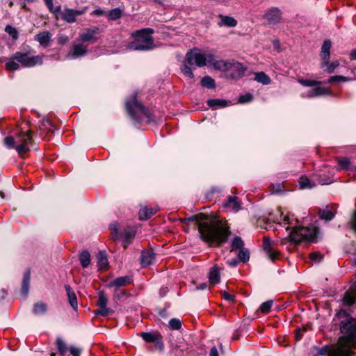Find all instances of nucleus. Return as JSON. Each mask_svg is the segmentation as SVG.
<instances>
[{"label": "nucleus", "mask_w": 356, "mask_h": 356, "mask_svg": "<svg viewBox=\"0 0 356 356\" xmlns=\"http://www.w3.org/2000/svg\"><path fill=\"white\" fill-rule=\"evenodd\" d=\"M30 280H31V271L29 269H28L24 275L22 284V292L25 297H26L29 293Z\"/></svg>", "instance_id": "25"}, {"label": "nucleus", "mask_w": 356, "mask_h": 356, "mask_svg": "<svg viewBox=\"0 0 356 356\" xmlns=\"http://www.w3.org/2000/svg\"><path fill=\"white\" fill-rule=\"evenodd\" d=\"M352 228L356 232V211L354 213V216L352 220Z\"/></svg>", "instance_id": "64"}, {"label": "nucleus", "mask_w": 356, "mask_h": 356, "mask_svg": "<svg viewBox=\"0 0 356 356\" xmlns=\"http://www.w3.org/2000/svg\"><path fill=\"white\" fill-rule=\"evenodd\" d=\"M244 242L240 236H235L231 241L232 251L243 248Z\"/></svg>", "instance_id": "39"}, {"label": "nucleus", "mask_w": 356, "mask_h": 356, "mask_svg": "<svg viewBox=\"0 0 356 356\" xmlns=\"http://www.w3.org/2000/svg\"><path fill=\"white\" fill-rule=\"evenodd\" d=\"M154 259V254L150 251H143L140 256V262L143 267H146L152 264Z\"/></svg>", "instance_id": "22"}, {"label": "nucleus", "mask_w": 356, "mask_h": 356, "mask_svg": "<svg viewBox=\"0 0 356 356\" xmlns=\"http://www.w3.org/2000/svg\"><path fill=\"white\" fill-rule=\"evenodd\" d=\"M207 105L211 108H223L228 105L227 102L225 99H211L207 102Z\"/></svg>", "instance_id": "27"}, {"label": "nucleus", "mask_w": 356, "mask_h": 356, "mask_svg": "<svg viewBox=\"0 0 356 356\" xmlns=\"http://www.w3.org/2000/svg\"><path fill=\"white\" fill-rule=\"evenodd\" d=\"M238 257L243 262L248 261L250 258V254H249L248 250L245 249V248L241 249L238 254Z\"/></svg>", "instance_id": "46"}, {"label": "nucleus", "mask_w": 356, "mask_h": 356, "mask_svg": "<svg viewBox=\"0 0 356 356\" xmlns=\"http://www.w3.org/2000/svg\"><path fill=\"white\" fill-rule=\"evenodd\" d=\"M41 133H45L47 135L54 131L52 122L49 119H44L41 122L40 127Z\"/></svg>", "instance_id": "28"}, {"label": "nucleus", "mask_w": 356, "mask_h": 356, "mask_svg": "<svg viewBox=\"0 0 356 356\" xmlns=\"http://www.w3.org/2000/svg\"><path fill=\"white\" fill-rule=\"evenodd\" d=\"M181 71L184 73V74L186 75V76L189 78H193V73L190 67L185 65L182 68Z\"/></svg>", "instance_id": "56"}, {"label": "nucleus", "mask_w": 356, "mask_h": 356, "mask_svg": "<svg viewBox=\"0 0 356 356\" xmlns=\"http://www.w3.org/2000/svg\"><path fill=\"white\" fill-rule=\"evenodd\" d=\"M168 326L172 330H178V319L175 318H172L169 321Z\"/></svg>", "instance_id": "55"}, {"label": "nucleus", "mask_w": 356, "mask_h": 356, "mask_svg": "<svg viewBox=\"0 0 356 356\" xmlns=\"http://www.w3.org/2000/svg\"><path fill=\"white\" fill-rule=\"evenodd\" d=\"M298 81L299 83H300L302 86H316L321 84V81H314V80H309V79H298Z\"/></svg>", "instance_id": "45"}, {"label": "nucleus", "mask_w": 356, "mask_h": 356, "mask_svg": "<svg viewBox=\"0 0 356 356\" xmlns=\"http://www.w3.org/2000/svg\"><path fill=\"white\" fill-rule=\"evenodd\" d=\"M201 85L208 89H213L216 88L215 80L209 76H205L202 79Z\"/></svg>", "instance_id": "36"}, {"label": "nucleus", "mask_w": 356, "mask_h": 356, "mask_svg": "<svg viewBox=\"0 0 356 356\" xmlns=\"http://www.w3.org/2000/svg\"><path fill=\"white\" fill-rule=\"evenodd\" d=\"M283 223L284 225H289L291 224V218L288 215H286L283 217Z\"/></svg>", "instance_id": "63"}, {"label": "nucleus", "mask_w": 356, "mask_h": 356, "mask_svg": "<svg viewBox=\"0 0 356 356\" xmlns=\"http://www.w3.org/2000/svg\"><path fill=\"white\" fill-rule=\"evenodd\" d=\"M47 310V306L44 302H38L33 305V313L36 315L44 314Z\"/></svg>", "instance_id": "41"}, {"label": "nucleus", "mask_w": 356, "mask_h": 356, "mask_svg": "<svg viewBox=\"0 0 356 356\" xmlns=\"http://www.w3.org/2000/svg\"><path fill=\"white\" fill-rule=\"evenodd\" d=\"M118 223L117 222H114V223H112L110 225V229H111V231L113 232L114 234V237L115 238H117V234H118Z\"/></svg>", "instance_id": "58"}, {"label": "nucleus", "mask_w": 356, "mask_h": 356, "mask_svg": "<svg viewBox=\"0 0 356 356\" xmlns=\"http://www.w3.org/2000/svg\"><path fill=\"white\" fill-rule=\"evenodd\" d=\"M127 293L125 291H119L118 289H115L114 294H113V298L115 300H120L124 296H127Z\"/></svg>", "instance_id": "52"}, {"label": "nucleus", "mask_w": 356, "mask_h": 356, "mask_svg": "<svg viewBox=\"0 0 356 356\" xmlns=\"http://www.w3.org/2000/svg\"><path fill=\"white\" fill-rule=\"evenodd\" d=\"M339 65V63L338 61H334L331 63H329V60L327 61V65L323 68L324 70L327 73L334 72V70Z\"/></svg>", "instance_id": "48"}, {"label": "nucleus", "mask_w": 356, "mask_h": 356, "mask_svg": "<svg viewBox=\"0 0 356 356\" xmlns=\"http://www.w3.org/2000/svg\"><path fill=\"white\" fill-rule=\"evenodd\" d=\"M136 236V230L131 228L124 229L122 233L124 246L126 248L130 244Z\"/></svg>", "instance_id": "24"}, {"label": "nucleus", "mask_w": 356, "mask_h": 356, "mask_svg": "<svg viewBox=\"0 0 356 356\" xmlns=\"http://www.w3.org/2000/svg\"><path fill=\"white\" fill-rule=\"evenodd\" d=\"M237 24V21L232 17L221 16L220 26H226L228 27H234Z\"/></svg>", "instance_id": "34"}, {"label": "nucleus", "mask_w": 356, "mask_h": 356, "mask_svg": "<svg viewBox=\"0 0 356 356\" xmlns=\"http://www.w3.org/2000/svg\"><path fill=\"white\" fill-rule=\"evenodd\" d=\"M104 14V10L101 9V8H98V9H96L92 13L91 15H95V16H102Z\"/></svg>", "instance_id": "61"}, {"label": "nucleus", "mask_w": 356, "mask_h": 356, "mask_svg": "<svg viewBox=\"0 0 356 356\" xmlns=\"http://www.w3.org/2000/svg\"><path fill=\"white\" fill-rule=\"evenodd\" d=\"M338 166L340 170H351L353 169V166L350 163V161L348 157H339L338 160Z\"/></svg>", "instance_id": "32"}, {"label": "nucleus", "mask_w": 356, "mask_h": 356, "mask_svg": "<svg viewBox=\"0 0 356 356\" xmlns=\"http://www.w3.org/2000/svg\"><path fill=\"white\" fill-rule=\"evenodd\" d=\"M330 91L328 89L323 88V87H318L313 89L312 91H310L308 94L309 97H314L316 96H320L323 95H329Z\"/></svg>", "instance_id": "35"}, {"label": "nucleus", "mask_w": 356, "mask_h": 356, "mask_svg": "<svg viewBox=\"0 0 356 356\" xmlns=\"http://www.w3.org/2000/svg\"><path fill=\"white\" fill-rule=\"evenodd\" d=\"M224 207L231 209L234 211H238L240 209L241 204L238 201V197L236 196H229L228 200L225 202Z\"/></svg>", "instance_id": "26"}, {"label": "nucleus", "mask_w": 356, "mask_h": 356, "mask_svg": "<svg viewBox=\"0 0 356 356\" xmlns=\"http://www.w3.org/2000/svg\"><path fill=\"white\" fill-rule=\"evenodd\" d=\"M136 96V93L126 101L125 106L128 113L134 120L140 123L149 121L152 119L149 111L138 101Z\"/></svg>", "instance_id": "6"}, {"label": "nucleus", "mask_w": 356, "mask_h": 356, "mask_svg": "<svg viewBox=\"0 0 356 356\" xmlns=\"http://www.w3.org/2000/svg\"><path fill=\"white\" fill-rule=\"evenodd\" d=\"M318 229L316 227H295L290 232L289 237L281 238L276 242L272 241L268 236H264L263 248L271 261L276 259L280 252L273 248L274 245L280 243L285 245L288 242L300 243L302 241H317Z\"/></svg>", "instance_id": "2"}, {"label": "nucleus", "mask_w": 356, "mask_h": 356, "mask_svg": "<svg viewBox=\"0 0 356 356\" xmlns=\"http://www.w3.org/2000/svg\"><path fill=\"white\" fill-rule=\"evenodd\" d=\"M264 18L269 24H276L281 21L282 13L277 8H271L264 15Z\"/></svg>", "instance_id": "14"}, {"label": "nucleus", "mask_w": 356, "mask_h": 356, "mask_svg": "<svg viewBox=\"0 0 356 356\" xmlns=\"http://www.w3.org/2000/svg\"><path fill=\"white\" fill-rule=\"evenodd\" d=\"M254 80L264 85H268L271 82L270 78L264 72L255 73Z\"/></svg>", "instance_id": "31"}, {"label": "nucleus", "mask_w": 356, "mask_h": 356, "mask_svg": "<svg viewBox=\"0 0 356 356\" xmlns=\"http://www.w3.org/2000/svg\"><path fill=\"white\" fill-rule=\"evenodd\" d=\"M273 302L272 300H268L263 302L260 306V309L262 313L267 314L270 312V308L273 305Z\"/></svg>", "instance_id": "49"}, {"label": "nucleus", "mask_w": 356, "mask_h": 356, "mask_svg": "<svg viewBox=\"0 0 356 356\" xmlns=\"http://www.w3.org/2000/svg\"><path fill=\"white\" fill-rule=\"evenodd\" d=\"M44 55H31L29 51H17L6 63V69L15 71L19 69V64L23 67H33L43 63Z\"/></svg>", "instance_id": "3"}, {"label": "nucleus", "mask_w": 356, "mask_h": 356, "mask_svg": "<svg viewBox=\"0 0 356 356\" xmlns=\"http://www.w3.org/2000/svg\"><path fill=\"white\" fill-rule=\"evenodd\" d=\"M108 303V299L106 294L103 291H100L98 293V300H97V306H106Z\"/></svg>", "instance_id": "47"}, {"label": "nucleus", "mask_w": 356, "mask_h": 356, "mask_svg": "<svg viewBox=\"0 0 356 356\" xmlns=\"http://www.w3.org/2000/svg\"><path fill=\"white\" fill-rule=\"evenodd\" d=\"M122 16V10L120 8H114L109 11L108 19L111 20H117Z\"/></svg>", "instance_id": "42"}, {"label": "nucleus", "mask_w": 356, "mask_h": 356, "mask_svg": "<svg viewBox=\"0 0 356 356\" xmlns=\"http://www.w3.org/2000/svg\"><path fill=\"white\" fill-rule=\"evenodd\" d=\"M227 264L232 267H236L238 264V260L237 259H232L231 260H228Z\"/></svg>", "instance_id": "60"}, {"label": "nucleus", "mask_w": 356, "mask_h": 356, "mask_svg": "<svg viewBox=\"0 0 356 356\" xmlns=\"http://www.w3.org/2000/svg\"><path fill=\"white\" fill-rule=\"evenodd\" d=\"M349 80H350V79L346 76H341V75H336V76H330V79H328V83H332V82H337H337H340V81L346 82V81H348Z\"/></svg>", "instance_id": "50"}, {"label": "nucleus", "mask_w": 356, "mask_h": 356, "mask_svg": "<svg viewBox=\"0 0 356 356\" xmlns=\"http://www.w3.org/2000/svg\"><path fill=\"white\" fill-rule=\"evenodd\" d=\"M97 264L101 270H106L108 266V261L106 254L104 252H100L97 255Z\"/></svg>", "instance_id": "29"}, {"label": "nucleus", "mask_w": 356, "mask_h": 356, "mask_svg": "<svg viewBox=\"0 0 356 356\" xmlns=\"http://www.w3.org/2000/svg\"><path fill=\"white\" fill-rule=\"evenodd\" d=\"M229 76L234 79L242 77L246 71V68L238 62L231 63Z\"/></svg>", "instance_id": "15"}, {"label": "nucleus", "mask_w": 356, "mask_h": 356, "mask_svg": "<svg viewBox=\"0 0 356 356\" xmlns=\"http://www.w3.org/2000/svg\"><path fill=\"white\" fill-rule=\"evenodd\" d=\"M56 344L59 353L63 356L67 350V346L65 343L62 340L61 338L58 337L56 341Z\"/></svg>", "instance_id": "43"}, {"label": "nucleus", "mask_w": 356, "mask_h": 356, "mask_svg": "<svg viewBox=\"0 0 356 356\" xmlns=\"http://www.w3.org/2000/svg\"><path fill=\"white\" fill-rule=\"evenodd\" d=\"M337 209L335 205L326 206L318 211L319 218L326 221L331 220L335 216Z\"/></svg>", "instance_id": "17"}, {"label": "nucleus", "mask_w": 356, "mask_h": 356, "mask_svg": "<svg viewBox=\"0 0 356 356\" xmlns=\"http://www.w3.org/2000/svg\"><path fill=\"white\" fill-rule=\"evenodd\" d=\"M338 318H344L345 320L340 323L341 332L346 338L348 343H356V321L350 317L346 311L341 309L337 314Z\"/></svg>", "instance_id": "7"}, {"label": "nucleus", "mask_w": 356, "mask_h": 356, "mask_svg": "<svg viewBox=\"0 0 356 356\" xmlns=\"http://www.w3.org/2000/svg\"><path fill=\"white\" fill-rule=\"evenodd\" d=\"M5 31L10 35L13 39H17L18 36V33L15 28L8 25L6 26Z\"/></svg>", "instance_id": "51"}, {"label": "nucleus", "mask_w": 356, "mask_h": 356, "mask_svg": "<svg viewBox=\"0 0 356 356\" xmlns=\"http://www.w3.org/2000/svg\"><path fill=\"white\" fill-rule=\"evenodd\" d=\"M140 336L145 341L154 343L157 348L163 350L162 336L159 332H142Z\"/></svg>", "instance_id": "13"}, {"label": "nucleus", "mask_w": 356, "mask_h": 356, "mask_svg": "<svg viewBox=\"0 0 356 356\" xmlns=\"http://www.w3.org/2000/svg\"><path fill=\"white\" fill-rule=\"evenodd\" d=\"M70 353L73 356H79L80 355V350L76 347H70Z\"/></svg>", "instance_id": "59"}, {"label": "nucleus", "mask_w": 356, "mask_h": 356, "mask_svg": "<svg viewBox=\"0 0 356 356\" xmlns=\"http://www.w3.org/2000/svg\"><path fill=\"white\" fill-rule=\"evenodd\" d=\"M317 355L327 356H354L355 354L347 348L325 346L318 349Z\"/></svg>", "instance_id": "9"}, {"label": "nucleus", "mask_w": 356, "mask_h": 356, "mask_svg": "<svg viewBox=\"0 0 356 356\" xmlns=\"http://www.w3.org/2000/svg\"><path fill=\"white\" fill-rule=\"evenodd\" d=\"M209 65L213 67L216 70L228 71L231 67V63L223 60H217L213 55V60L209 63Z\"/></svg>", "instance_id": "21"}, {"label": "nucleus", "mask_w": 356, "mask_h": 356, "mask_svg": "<svg viewBox=\"0 0 356 356\" xmlns=\"http://www.w3.org/2000/svg\"><path fill=\"white\" fill-rule=\"evenodd\" d=\"M4 144L10 148H15L19 154H25L33 146L31 132H21L15 137L8 136L4 138Z\"/></svg>", "instance_id": "5"}, {"label": "nucleus", "mask_w": 356, "mask_h": 356, "mask_svg": "<svg viewBox=\"0 0 356 356\" xmlns=\"http://www.w3.org/2000/svg\"><path fill=\"white\" fill-rule=\"evenodd\" d=\"M309 259L314 261L319 262L323 259V255L318 252H314L309 254Z\"/></svg>", "instance_id": "53"}, {"label": "nucleus", "mask_w": 356, "mask_h": 356, "mask_svg": "<svg viewBox=\"0 0 356 356\" xmlns=\"http://www.w3.org/2000/svg\"><path fill=\"white\" fill-rule=\"evenodd\" d=\"M186 59L191 65L203 67L209 65L213 60V54H201L197 50H191L186 54Z\"/></svg>", "instance_id": "8"}, {"label": "nucleus", "mask_w": 356, "mask_h": 356, "mask_svg": "<svg viewBox=\"0 0 356 356\" xmlns=\"http://www.w3.org/2000/svg\"><path fill=\"white\" fill-rule=\"evenodd\" d=\"M79 260H80V263H81V266L83 268H87L89 266L90 263V253L88 251H86V250L83 251L80 254Z\"/></svg>", "instance_id": "33"}, {"label": "nucleus", "mask_w": 356, "mask_h": 356, "mask_svg": "<svg viewBox=\"0 0 356 356\" xmlns=\"http://www.w3.org/2000/svg\"><path fill=\"white\" fill-rule=\"evenodd\" d=\"M100 33V29L97 26L86 29L82 33L79 34L78 40L79 42H81L82 43H85L87 42L95 43L99 39L97 35Z\"/></svg>", "instance_id": "10"}, {"label": "nucleus", "mask_w": 356, "mask_h": 356, "mask_svg": "<svg viewBox=\"0 0 356 356\" xmlns=\"http://www.w3.org/2000/svg\"><path fill=\"white\" fill-rule=\"evenodd\" d=\"M209 356H219L218 351L216 346L211 348L209 353Z\"/></svg>", "instance_id": "62"}, {"label": "nucleus", "mask_w": 356, "mask_h": 356, "mask_svg": "<svg viewBox=\"0 0 356 356\" xmlns=\"http://www.w3.org/2000/svg\"><path fill=\"white\" fill-rule=\"evenodd\" d=\"M88 9V7L87 6L81 10L65 8L64 11L60 13V17L67 23H74L76 20V16L83 15Z\"/></svg>", "instance_id": "12"}, {"label": "nucleus", "mask_w": 356, "mask_h": 356, "mask_svg": "<svg viewBox=\"0 0 356 356\" xmlns=\"http://www.w3.org/2000/svg\"><path fill=\"white\" fill-rule=\"evenodd\" d=\"M44 1L47 7L48 8L49 12H51V13L56 14L60 12V6L54 8L53 5V0H44Z\"/></svg>", "instance_id": "44"}, {"label": "nucleus", "mask_w": 356, "mask_h": 356, "mask_svg": "<svg viewBox=\"0 0 356 356\" xmlns=\"http://www.w3.org/2000/svg\"><path fill=\"white\" fill-rule=\"evenodd\" d=\"M253 99L252 94L248 93L239 97L238 101L240 103L244 104L251 102Z\"/></svg>", "instance_id": "54"}, {"label": "nucleus", "mask_w": 356, "mask_h": 356, "mask_svg": "<svg viewBox=\"0 0 356 356\" xmlns=\"http://www.w3.org/2000/svg\"><path fill=\"white\" fill-rule=\"evenodd\" d=\"M65 289L66 290L70 305L74 309L76 310L78 307V302L75 293L73 291L70 285H65Z\"/></svg>", "instance_id": "23"}, {"label": "nucleus", "mask_w": 356, "mask_h": 356, "mask_svg": "<svg viewBox=\"0 0 356 356\" xmlns=\"http://www.w3.org/2000/svg\"><path fill=\"white\" fill-rule=\"evenodd\" d=\"M133 282V279L131 276H122L117 277L108 284L109 287H115V289H119L122 286H125L130 284Z\"/></svg>", "instance_id": "18"}, {"label": "nucleus", "mask_w": 356, "mask_h": 356, "mask_svg": "<svg viewBox=\"0 0 356 356\" xmlns=\"http://www.w3.org/2000/svg\"><path fill=\"white\" fill-rule=\"evenodd\" d=\"M298 182L301 189L312 188L315 186V184L306 177H301Z\"/></svg>", "instance_id": "38"}, {"label": "nucleus", "mask_w": 356, "mask_h": 356, "mask_svg": "<svg viewBox=\"0 0 356 356\" xmlns=\"http://www.w3.org/2000/svg\"><path fill=\"white\" fill-rule=\"evenodd\" d=\"M356 300V295L350 291H346L343 298V302L345 305L350 306L355 303Z\"/></svg>", "instance_id": "37"}, {"label": "nucleus", "mask_w": 356, "mask_h": 356, "mask_svg": "<svg viewBox=\"0 0 356 356\" xmlns=\"http://www.w3.org/2000/svg\"><path fill=\"white\" fill-rule=\"evenodd\" d=\"M159 209L158 207H143L139 210L138 218L140 220H146L150 218L153 215L156 214Z\"/></svg>", "instance_id": "19"}, {"label": "nucleus", "mask_w": 356, "mask_h": 356, "mask_svg": "<svg viewBox=\"0 0 356 356\" xmlns=\"http://www.w3.org/2000/svg\"><path fill=\"white\" fill-rule=\"evenodd\" d=\"M51 37V33L49 31H46L40 32L35 35V40L38 41L42 47L46 48L49 46Z\"/></svg>", "instance_id": "20"}, {"label": "nucleus", "mask_w": 356, "mask_h": 356, "mask_svg": "<svg viewBox=\"0 0 356 356\" xmlns=\"http://www.w3.org/2000/svg\"><path fill=\"white\" fill-rule=\"evenodd\" d=\"M222 298L229 302H233L234 300V296L233 295L228 293L226 291H224L222 293Z\"/></svg>", "instance_id": "57"}, {"label": "nucleus", "mask_w": 356, "mask_h": 356, "mask_svg": "<svg viewBox=\"0 0 356 356\" xmlns=\"http://www.w3.org/2000/svg\"><path fill=\"white\" fill-rule=\"evenodd\" d=\"M154 33L151 28L137 30L131 33L135 40L129 42L127 48L136 51H149L155 47L152 34Z\"/></svg>", "instance_id": "4"}, {"label": "nucleus", "mask_w": 356, "mask_h": 356, "mask_svg": "<svg viewBox=\"0 0 356 356\" xmlns=\"http://www.w3.org/2000/svg\"><path fill=\"white\" fill-rule=\"evenodd\" d=\"M209 282L212 284H218L220 282V272L217 266H213L209 273Z\"/></svg>", "instance_id": "30"}, {"label": "nucleus", "mask_w": 356, "mask_h": 356, "mask_svg": "<svg viewBox=\"0 0 356 356\" xmlns=\"http://www.w3.org/2000/svg\"><path fill=\"white\" fill-rule=\"evenodd\" d=\"M331 48V42L329 40H325L323 42V44L321 47V68H324L326 65H327V61L330 59V49Z\"/></svg>", "instance_id": "16"}, {"label": "nucleus", "mask_w": 356, "mask_h": 356, "mask_svg": "<svg viewBox=\"0 0 356 356\" xmlns=\"http://www.w3.org/2000/svg\"><path fill=\"white\" fill-rule=\"evenodd\" d=\"M188 220L197 227L200 238L211 246L219 247L225 243L231 232L227 221L204 213L193 215Z\"/></svg>", "instance_id": "1"}, {"label": "nucleus", "mask_w": 356, "mask_h": 356, "mask_svg": "<svg viewBox=\"0 0 356 356\" xmlns=\"http://www.w3.org/2000/svg\"><path fill=\"white\" fill-rule=\"evenodd\" d=\"M88 51V46L77 40L73 42L71 51L67 54V58L76 59L84 56L87 54Z\"/></svg>", "instance_id": "11"}, {"label": "nucleus", "mask_w": 356, "mask_h": 356, "mask_svg": "<svg viewBox=\"0 0 356 356\" xmlns=\"http://www.w3.org/2000/svg\"><path fill=\"white\" fill-rule=\"evenodd\" d=\"M94 313L96 316H107L108 315H111L114 313V311L107 307V306H102L99 307V309L97 310L94 311Z\"/></svg>", "instance_id": "40"}]
</instances>
